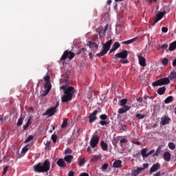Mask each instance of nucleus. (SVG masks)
Segmentation results:
<instances>
[{
  "label": "nucleus",
  "instance_id": "nucleus-2",
  "mask_svg": "<svg viewBox=\"0 0 176 176\" xmlns=\"http://www.w3.org/2000/svg\"><path fill=\"white\" fill-rule=\"evenodd\" d=\"M50 161L46 160L42 163H38L33 166L34 170L36 173H47L50 170Z\"/></svg>",
  "mask_w": 176,
  "mask_h": 176
},
{
  "label": "nucleus",
  "instance_id": "nucleus-11",
  "mask_svg": "<svg viewBox=\"0 0 176 176\" xmlns=\"http://www.w3.org/2000/svg\"><path fill=\"white\" fill-rule=\"evenodd\" d=\"M100 119L101 120L99 123L101 126H107V124H109V122L107 121L108 119V116L107 114H102L100 116Z\"/></svg>",
  "mask_w": 176,
  "mask_h": 176
},
{
  "label": "nucleus",
  "instance_id": "nucleus-25",
  "mask_svg": "<svg viewBox=\"0 0 176 176\" xmlns=\"http://www.w3.org/2000/svg\"><path fill=\"white\" fill-rule=\"evenodd\" d=\"M74 159V156L72 155H66L64 157L65 162H67V163L70 164L72 162V160Z\"/></svg>",
  "mask_w": 176,
  "mask_h": 176
},
{
  "label": "nucleus",
  "instance_id": "nucleus-49",
  "mask_svg": "<svg viewBox=\"0 0 176 176\" xmlns=\"http://www.w3.org/2000/svg\"><path fill=\"white\" fill-rule=\"evenodd\" d=\"M65 155H71L72 153V150L71 148H67L65 151Z\"/></svg>",
  "mask_w": 176,
  "mask_h": 176
},
{
  "label": "nucleus",
  "instance_id": "nucleus-54",
  "mask_svg": "<svg viewBox=\"0 0 176 176\" xmlns=\"http://www.w3.org/2000/svg\"><path fill=\"white\" fill-rule=\"evenodd\" d=\"M68 176H75V172H74L73 170H70L68 173Z\"/></svg>",
  "mask_w": 176,
  "mask_h": 176
},
{
  "label": "nucleus",
  "instance_id": "nucleus-44",
  "mask_svg": "<svg viewBox=\"0 0 176 176\" xmlns=\"http://www.w3.org/2000/svg\"><path fill=\"white\" fill-rule=\"evenodd\" d=\"M51 140H52L53 142L56 144L57 142V135H52L51 137Z\"/></svg>",
  "mask_w": 176,
  "mask_h": 176
},
{
  "label": "nucleus",
  "instance_id": "nucleus-35",
  "mask_svg": "<svg viewBox=\"0 0 176 176\" xmlns=\"http://www.w3.org/2000/svg\"><path fill=\"white\" fill-rule=\"evenodd\" d=\"M67 126H68V120L65 119L61 124V129H66Z\"/></svg>",
  "mask_w": 176,
  "mask_h": 176
},
{
  "label": "nucleus",
  "instance_id": "nucleus-32",
  "mask_svg": "<svg viewBox=\"0 0 176 176\" xmlns=\"http://www.w3.org/2000/svg\"><path fill=\"white\" fill-rule=\"evenodd\" d=\"M89 47H91V49H93L94 50H98V45H97V43H91Z\"/></svg>",
  "mask_w": 176,
  "mask_h": 176
},
{
  "label": "nucleus",
  "instance_id": "nucleus-36",
  "mask_svg": "<svg viewBox=\"0 0 176 176\" xmlns=\"http://www.w3.org/2000/svg\"><path fill=\"white\" fill-rule=\"evenodd\" d=\"M85 163H86L85 158H82L80 160L78 159V166L80 167H82V166H84Z\"/></svg>",
  "mask_w": 176,
  "mask_h": 176
},
{
  "label": "nucleus",
  "instance_id": "nucleus-7",
  "mask_svg": "<svg viewBox=\"0 0 176 176\" xmlns=\"http://www.w3.org/2000/svg\"><path fill=\"white\" fill-rule=\"evenodd\" d=\"M101 112V109L97 108L91 115L89 116L88 119L89 123H93L95 120H97V113Z\"/></svg>",
  "mask_w": 176,
  "mask_h": 176
},
{
  "label": "nucleus",
  "instance_id": "nucleus-18",
  "mask_svg": "<svg viewBox=\"0 0 176 176\" xmlns=\"http://www.w3.org/2000/svg\"><path fill=\"white\" fill-rule=\"evenodd\" d=\"M113 168H122V160H116L113 163Z\"/></svg>",
  "mask_w": 176,
  "mask_h": 176
},
{
  "label": "nucleus",
  "instance_id": "nucleus-47",
  "mask_svg": "<svg viewBox=\"0 0 176 176\" xmlns=\"http://www.w3.org/2000/svg\"><path fill=\"white\" fill-rule=\"evenodd\" d=\"M136 118H138V119H144L145 118V115L141 114V113H138L136 115Z\"/></svg>",
  "mask_w": 176,
  "mask_h": 176
},
{
  "label": "nucleus",
  "instance_id": "nucleus-23",
  "mask_svg": "<svg viewBox=\"0 0 176 176\" xmlns=\"http://www.w3.org/2000/svg\"><path fill=\"white\" fill-rule=\"evenodd\" d=\"M157 94H159L160 96H163V94H164V93H166V87H160L157 91Z\"/></svg>",
  "mask_w": 176,
  "mask_h": 176
},
{
  "label": "nucleus",
  "instance_id": "nucleus-38",
  "mask_svg": "<svg viewBox=\"0 0 176 176\" xmlns=\"http://www.w3.org/2000/svg\"><path fill=\"white\" fill-rule=\"evenodd\" d=\"M162 64L164 65V67H166V65H168V59L167 58H164L162 60Z\"/></svg>",
  "mask_w": 176,
  "mask_h": 176
},
{
  "label": "nucleus",
  "instance_id": "nucleus-12",
  "mask_svg": "<svg viewBox=\"0 0 176 176\" xmlns=\"http://www.w3.org/2000/svg\"><path fill=\"white\" fill-rule=\"evenodd\" d=\"M57 112V109L54 107H52L46 110V111L43 113L44 116H53Z\"/></svg>",
  "mask_w": 176,
  "mask_h": 176
},
{
  "label": "nucleus",
  "instance_id": "nucleus-31",
  "mask_svg": "<svg viewBox=\"0 0 176 176\" xmlns=\"http://www.w3.org/2000/svg\"><path fill=\"white\" fill-rule=\"evenodd\" d=\"M126 104H127V99L126 98H124L120 100V107H127V105H126Z\"/></svg>",
  "mask_w": 176,
  "mask_h": 176
},
{
  "label": "nucleus",
  "instance_id": "nucleus-59",
  "mask_svg": "<svg viewBox=\"0 0 176 176\" xmlns=\"http://www.w3.org/2000/svg\"><path fill=\"white\" fill-rule=\"evenodd\" d=\"M30 125H28V124H25L24 126H23V130H27V129H28Z\"/></svg>",
  "mask_w": 176,
  "mask_h": 176
},
{
  "label": "nucleus",
  "instance_id": "nucleus-13",
  "mask_svg": "<svg viewBox=\"0 0 176 176\" xmlns=\"http://www.w3.org/2000/svg\"><path fill=\"white\" fill-rule=\"evenodd\" d=\"M45 91H43V96H47L49 93L50 92V90H52V84L51 83H45L44 85Z\"/></svg>",
  "mask_w": 176,
  "mask_h": 176
},
{
  "label": "nucleus",
  "instance_id": "nucleus-3",
  "mask_svg": "<svg viewBox=\"0 0 176 176\" xmlns=\"http://www.w3.org/2000/svg\"><path fill=\"white\" fill-rule=\"evenodd\" d=\"M111 45H112V39H110L109 41L106 42L103 46L102 48L103 50L100 53L97 54L96 56L98 57H100V56H105L109 52V49H111Z\"/></svg>",
  "mask_w": 176,
  "mask_h": 176
},
{
  "label": "nucleus",
  "instance_id": "nucleus-6",
  "mask_svg": "<svg viewBox=\"0 0 176 176\" xmlns=\"http://www.w3.org/2000/svg\"><path fill=\"white\" fill-rule=\"evenodd\" d=\"M108 30V24H107L104 28L102 26H100L96 29V32L99 35V38L100 39H102V38H104L105 34H107V31Z\"/></svg>",
  "mask_w": 176,
  "mask_h": 176
},
{
  "label": "nucleus",
  "instance_id": "nucleus-21",
  "mask_svg": "<svg viewBox=\"0 0 176 176\" xmlns=\"http://www.w3.org/2000/svg\"><path fill=\"white\" fill-rule=\"evenodd\" d=\"M56 164L61 168L67 167L65 162L62 158L58 160V161L56 162Z\"/></svg>",
  "mask_w": 176,
  "mask_h": 176
},
{
  "label": "nucleus",
  "instance_id": "nucleus-50",
  "mask_svg": "<svg viewBox=\"0 0 176 176\" xmlns=\"http://www.w3.org/2000/svg\"><path fill=\"white\" fill-rule=\"evenodd\" d=\"M121 130L122 131H127V126H126V125H122L121 126Z\"/></svg>",
  "mask_w": 176,
  "mask_h": 176
},
{
  "label": "nucleus",
  "instance_id": "nucleus-56",
  "mask_svg": "<svg viewBox=\"0 0 176 176\" xmlns=\"http://www.w3.org/2000/svg\"><path fill=\"white\" fill-rule=\"evenodd\" d=\"M31 119L32 118L30 117L28 119V121L26 122V124H28L29 126H31Z\"/></svg>",
  "mask_w": 176,
  "mask_h": 176
},
{
  "label": "nucleus",
  "instance_id": "nucleus-4",
  "mask_svg": "<svg viewBox=\"0 0 176 176\" xmlns=\"http://www.w3.org/2000/svg\"><path fill=\"white\" fill-rule=\"evenodd\" d=\"M170 79L168 78L165 77L164 78H160L153 82H152V87H156V86H163L164 85H169Z\"/></svg>",
  "mask_w": 176,
  "mask_h": 176
},
{
  "label": "nucleus",
  "instance_id": "nucleus-51",
  "mask_svg": "<svg viewBox=\"0 0 176 176\" xmlns=\"http://www.w3.org/2000/svg\"><path fill=\"white\" fill-rule=\"evenodd\" d=\"M162 32L166 34L168 31V28H167L166 27H163V28H162Z\"/></svg>",
  "mask_w": 176,
  "mask_h": 176
},
{
  "label": "nucleus",
  "instance_id": "nucleus-20",
  "mask_svg": "<svg viewBox=\"0 0 176 176\" xmlns=\"http://www.w3.org/2000/svg\"><path fill=\"white\" fill-rule=\"evenodd\" d=\"M139 64L141 67H146V62L144 56H138Z\"/></svg>",
  "mask_w": 176,
  "mask_h": 176
},
{
  "label": "nucleus",
  "instance_id": "nucleus-33",
  "mask_svg": "<svg viewBox=\"0 0 176 176\" xmlns=\"http://www.w3.org/2000/svg\"><path fill=\"white\" fill-rule=\"evenodd\" d=\"M160 152H162L161 146H158V148L156 150V152L154 154H153V157H155V156H159V153H160Z\"/></svg>",
  "mask_w": 176,
  "mask_h": 176
},
{
  "label": "nucleus",
  "instance_id": "nucleus-57",
  "mask_svg": "<svg viewBox=\"0 0 176 176\" xmlns=\"http://www.w3.org/2000/svg\"><path fill=\"white\" fill-rule=\"evenodd\" d=\"M155 153V149H153L148 152V156H151V155H154Z\"/></svg>",
  "mask_w": 176,
  "mask_h": 176
},
{
  "label": "nucleus",
  "instance_id": "nucleus-52",
  "mask_svg": "<svg viewBox=\"0 0 176 176\" xmlns=\"http://www.w3.org/2000/svg\"><path fill=\"white\" fill-rule=\"evenodd\" d=\"M8 170H9V166H6V167L3 168V175L6 174V173H8Z\"/></svg>",
  "mask_w": 176,
  "mask_h": 176
},
{
  "label": "nucleus",
  "instance_id": "nucleus-19",
  "mask_svg": "<svg viewBox=\"0 0 176 176\" xmlns=\"http://www.w3.org/2000/svg\"><path fill=\"white\" fill-rule=\"evenodd\" d=\"M163 157L165 162H170V160H171V153H170L168 151H166L164 153Z\"/></svg>",
  "mask_w": 176,
  "mask_h": 176
},
{
  "label": "nucleus",
  "instance_id": "nucleus-58",
  "mask_svg": "<svg viewBox=\"0 0 176 176\" xmlns=\"http://www.w3.org/2000/svg\"><path fill=\"white\" fill-rule=\"evenodd\" d=\"M143 167H144V170H145V168H148V167H149V164L148 163L144 164Z\"/></svg>",
  "mask_w": 176,
  "mask_h": 176
},
{
  "label": "nucleus",
  "instance_id": "nucleus-34",
  "mask_svg": "<svg viewBox=\"0 0 176 176\" xmlns=\"http://www.w3.org/2000/svg\"><path fill=\"white\" fill-rule=\"evenodd\" d=\"M168 146L169 149H171V151H174V149H175V148H176L175 144H174V142H169L168 144Z\"/></svg>",
  "mask_w": 176,
  "mask_h": 176
},
{
  "label": "nucleus",
  "instance_id": "nucleus-61",
  "mask_svg": "<svg viewBox=\"0 0 176 176\" xmlns=\"http://www.w3.org/2000/svg\"><path fill=\"white\" fill-rule=\"evenodd\" d=\"M59 105H60V103L58 102H57L56 105L54 107V108H55V109H57V108H58Z\"/></svg>",
  "mask_w": 176,
  "mask_h": 176
},
{
  "label": "nucleus",
  "instance_id": "nucleus-43",
  "mask_svg": "<svg viewBox=\"0 0 176 176\" xmlns=\"http://www.w3.org/2000/svg\"><path fill=\"white\" fill-rule=\"evenodd\" d=\"M108 166L109 164H104L102 166V171H107V170H108Z\"/></svg>",
  "mask_w": 176,
  "mask_h": 176
},
{
  "label": "nucleus",
  "instance_id": "nucleus-42",
  "mask_svg": "<svg viewBox=\"0 0 176 176\" xmlns=\"http://www.w3.org/2000/svg\"><path fill=\"white\" fill-rule=\"evenodd\" d=\"M34 140V136L33 135H30L28 137V138L25 140V144H27L30 142V141H32Z\"/></svg>",
  "mask_w": 176,
  "mask_h": 176
},
{
  "label": "nucleus",
  "instance_id": "nucleus-39",
  "mask_svg": "<svg viewBox=\"0 0 176 176\" xmlns=\"http://www.w3.org/2000/svg\"><path fill=\"white\" fill-rule=\"evenodd\" d=\"M173 96H168L164 100L165 104H170L173 101Z\"/></svg>",
  "mask_w": 176,
  "mask_h": 176
},
{
  "label": "nucleus",
  "instance_id": "nucleus-26",
  "mask_svg": "<svg viewBox=\"0 0 176 176\" xmlns=\"http://www.w3.org/2000/svg\"><path fill=\"white\" fill-rule=\"evenodd\" d=\"M148 148H145L141 150V155L142 157H148Z\"/></svg>",
  "mask_w": 176,
  "mask_h": 176
},
{
  "label": "nucleus",
  "instance_id": "nucleus-37",
  "mask_svg": "<svg viewBox=\"0 0 176 176\" xmlns=\"http://www.w3.org/2000/svg\"><path fill=\"white\" fill-rule=\"evenodd\" d=\"M29 149H30V145L28 144L22 148L21 153H27Z\"/></svg>",
  "mask_w": 176,
  "mask_h": 176
},
{
  "label": "nucleus",
  "instance_id": "nucleus-28",
  "mask_svg": "<svg viewBox=\"0 0 176 176\" xmlns=\"http://www.w3.org/2000/svg\"><path fill=\"white\" fill-rule=\"evenodd\" d=\"M97 160H101V154L98 155H93L92 158L91 159V163H94V162H97Z\"/></svg>",
  "mask_w": 176,
  "mask_h": 176
},
{
  "label": "nucleus",
  "instance_id": "nucleus-64",
  "mask_svg": "<svg viewBox=\"0 0 176 176\" xmlns=\"http://www.w3.org/2000/svg\"><path fill=\"white\" fill-rule=\"evenodd\" d=\"M153 176H161L160 171L157 172Z\"/></svg>",
  "mask_w": 176,
  "mask_h": 176
},
{
  "label": "nucleus",
  "instance_id": "nucleus-46",
  "mask_svg": "<svg viewBox=\"0 0 176 176\" xmlns=\"http://www.w3.org/2000/svg\"><path fill=\"white\" fill-rule=\"evenodd\" d=\"M44 80L46 82L45 83H50V76H45L43 78Z\"/></svg>",
  "mask_w": 176,
  "mask_h": 176
},
{
  "label": "nucleus",
  "instance_id": "nucleus-8",
  "mask_svg": "<svg viewBox=\"0 0 176 176\" xmlns=\"http://www.w3.org/2000/svg\"><path fill=\"white\" fill-rule=\"evenodd\" d=\"M98 142H100V136L94 135L90 140V146L91 148H96V146L98 145Z\"/></svg>",
  "mask_w": 176,
  "mask_h": 176
},
{
  "label": "nucleus",
  "instance_id": "nucleus-17",
  "mask_svg": "<svg viewBox=\"0 0 176 176\" xmlns=\"http://www.w3.org/2000/svg\"><path fill=\"white\" fill-rule=\"evenodd\" d=\"M160 168V164L156 163L155 164H153L150 169V174L155 173V171H157V170H159Z\"/></svg>",
  "mask_w": 176,
  "mask_h": 176
},
{
  "label": "nucleus",
  "instance_id": "nucleus-9",
  "mask_svg": "<svg viewBox=\"0 0 176 176\" xmlns=\"http://www.w3.org/2000/svg\"><path fill=\"white\" fill-rule=\"evenodd\" d=\"M164 14H166V11H163L161 12H159L157 14L152 25H155V24H156V23L160 21V20H162L163 19V17L164 16Z\"/></svg>",
  "mask_w": 176,
  "mask_h": 176
},
{
  "label": "nucleus",
  "instance_id": "nucleus-30",
  "mask_svg": "<svg viewBox=\"0 0 176 176\" xmlns=\"http://www.w3.org/2000/svg\"><path fill=\"white\" fill-rule=\"evenodd\" d=\"M100 146L102 151H108V144L104 141L100 142Z\"/></svg>",
  "mask_w": 176,
  "mask_h": 176
},
{
  "label": "nucleus",
  "instance_id": "nucleus-14",
  "mask_svg": "<svg viewBox=\"0 0 176 176\" xmlns=\"http://www.w3.org/2000/svg\"><path fill=\"white\" fill-rule=\"evenodd\" d=\"M161 122L162 126H166V124H168L171 122V118L165 116L161 118Z\"/></svg>",
  "mask_w": 176,
  "mask_h": 176
},
{
  "label": "nucleus",
  "instance_id": "nucleus-48",
  "mask_svg": "<svg viewBox=\"0 0 176 176\" xmlns=\"http://www.w3.org/2000/svg\"><path fill=\"white\" fill-rule=\"evenodd\" d=\"M160 49H163L164 50H166L167 47H168V45L167 44H164L162 45H159Z\"/></svg>",
  "mask_w": 176,
  "mask_h": 176
},
{
  "label": "nucleus",
  "instance_id": "nucleus-41",
  "mask_svg": "<svg viewBox=\"0 0 176 176\" xmlns=\"http://www.w3.org/2000/svg\"><path fill=\"white\" fill-rule=\"evenodd\" d=\"M169 78H170V80H173V79H175V78H176V72H170Z\"/></svg>",
  "mask_w": 176,
  "mask_h": 176
},
{
  "label": "nucleus",
  "instance_id": "nucleus-63",
  "mask_svg": "<svg viewBox=\"0 0 176 176\" xmlns=\"http://www.w3.org/2000/svg\"><path fill=\"white\" fill-rule=\"evenodd\" d=\"M138 102H142L143 100L142 98H139L137 99Z\"/></svg>",
  "mask_w": 176,
  "mask_h": 176
},
{
  "label": "nucleus",
  "instance_id": "nucleus-45",
  "mask_svg": "<svg viewBox=\"0 0 176 176\" xmlns=\"http://www.w3.org/2000/svg\"><path fill=\"white\" fill-rule=\"evenodd\" d=\"M128 142V140L127 139H122L120 141V146H123V144H127Z\"/></svg>",
  "mask_w": 176,
  "mask_h": 176
},
{
  "label": "nucleus",
  "instance_id": "nucleus-24",
  "mask_svg": "<svg viewBox=\"0 0 176 176\" xmlns=\"http://www.w3.org/2000/svg\"><path fill=\"white\" fill-rule=\"evenodd\" d=\"M176 49V41H173V43H171L169 45L168 47V51L169 52H174V50H175Z\"/></svg>",
  "mask_w": 176,
  "mask_h": 176
},
{
  "label": "nucleus",
  "instance_id": "nucleus-22",
  "mask_svg": "<svg viewBox=\"0 0 176 176\" xmlns=\"http://www.w3.org/2000/svg\"><path fill=\"white\" fill-rule=\"evenodd\" d=\"M119 47H120V44L118 42H115L113 45V48H111L109 53H113V52H116V50H118Z\"/></svg>",
  "mask_w": 176,
  "mask_h": 176
},
{
  "label": "nucleus",
  "instance_id": "nucleus-5",
  "mask_svg": "<svg viewBox=\"0 0 176 176\" xmlns=\"http://www.w3.org/2000/svg\"><path fill=\"white\" fill-rule=\"evenodd\" d=\"M75 57V54L69 50H65L60 58V61H65L67 58L72 60Z\"/></svg>",
  "mask_w": 176,
  "mask_h": 176
},
{
  "label": "nucleus",
  "instance_id": "nucleus-1",
  "mask_svg": "<svg viewBox=\"0 0 176 176\" xmlns=\"http://www.w3.org/2000/svg\"><path fill=\"white\" fill-rule=\"evenodd\" d=\"M62 86L60 87V90H63L64 95L61 98L62 102H69L74 97V94L76 92L74 87H67L68 85V76L65 75L64 78H61L60 80Z\"/></svg>",
  "mask_w": 176,
  "mask_h": 176
},
{
  "label": "nucleus",
  "instance_id": "nucleus-27",
  "mask_svg": "<svg viewBox=\"0 0 176 176\" xmlns=\"http://www.w3.org/2000/svg\"><path fill=\"white\" fill-rule=\"evenodd\" d=\"M138 39V37L133 38L131 40L123 41L122 45H130V43H133V42H135L136 40Z\"/></svg>",
  "mask_w": 176,
  "mask_h": 176
},
{
  "label": "nucleus",
  "instance_id": "nucleus-15",
  "mask_svg": "<svg viewBox=\"0 0 176 176\" xmlns=\"http://www.w3.org/2000/svg\"><path fill=\"white\" fill-rule=\"evenodd\" d=\"M131 108V107H130V106H122V108H120L118 109V113L120 114L126 113V112H127V111H130Z\"/></svg>",
  "mask_w": 176,
  "mask_h": 176
},
{
  "label": "nucleus",
  "instance_id": "nucleus-16",
  "mask_svg": "<svg viewBox=\"0 0 176 176\" xmlns=\"http://www.w3.org/2000/svg\"><path fill=\"white\" fill-rule=\"evenodd\" d=\"M142 171H144V168L138 167L136 169H133L131 172L132 176H137Z\"/></svg>",
  "mask_w": 176,
  "mask_h": 176
},
{
  "label": "nucleus",
  "instance_id": "nucleus-62",
  "mask_svg": "<svg viewBox=\"0 0 176 176\" xmlns=\"http://www.w3.org/2000/svg\"><path fill=\"white\" fill-rule=\"evenodd\" d=\"M80 176H89L88 173H82L80 175Z\"/></svg>",
  "mask_w": 176,
  "mask_h": 176
},
{
  "label": "nucleus",
  "instance_id": "nucleus-40",
  "mask_svg": "<svg viewBox=\"0 0 176 176\" xmlns=\"http://www.w3.org/2000/svg\"><path fill=\"white\" fill-rule=\"evenodd\" d=\"M23 120H24V118L23 117L19 118L17 121L16 126H21V124H23Z\"/></svg>",
  "mask_w": 176,
  "mask_h": 176
},
{
  "label": "nucleus",
  "instance_id": "nucleus-60",
  "mask_svg": "<svg viewBox=\"0 0 176 176\" xmlns=\"http://www.w3.org/2000/svg\"><path fill=\"white\" fill-rule=\"evenodd\" d=\"M89 56L90 60H93V52H89Z\"/></svg>",
  "mask_w": 176,
  "mask_h": 176
},
{
  "label": "nucleus",
  "instance_id": "nucleus-29",
  "mask_svg": "<svg viewBox=\"0 0 176 176\" xmlns=\"http://www.w3.org/2000/svg\"><path fill=\"white\" fill-rule=\"evenodd\" d=\"M120 140V137L113 138L112 140V144L113 146L116 148V146H118V142H119Z\"/></svg>",
  "mask_w": 176,
  "mask_h": 176
},
{
  "label": "nucleus",
  "instance_id": "nucleus-53",
  "mask_svg": "<svg viewBox=\"0 0 176 176\" xmlns=\"http://www.w3.org/2000/svg\"><path fill=\"white\" fill-rule=\"evenodd\" d=\"M120 61L122 64H127L129 63V60L125 59H121Z\"/></svg>",
  "mask_w": 176,
  "mask_h": 176
},
{
  "label": "nucleus",
  "instance_id": "nucleus-10",
  "mask_svg": "<svg viewBox=\"0 0 176 176\" xmlns=\"http://www.w3.org/2000/svg\"><path fill=\"white\" fill-rule=\"evenodd\" d=\"M129 56V51L127 50H123L121 52H119L115 55L116 58H127V56Z\"/></svg>",
  "mask_w": 176,
  "mask_h": 176
},
{
  "label": "nucleus",
  "instance_id": "nucleus-55",
  "mask_svg": "<svg viewBox=\"0 0 176 176\" xmlns=\"http://www.w3.org/2000/svg\"><path fill=\"white\" fill-rule=\"evenodd\" d=\"M82 131H83V129L78 128L77 130L78 135H80V133H82Z\"/></svg>",
  "mask_w": 176,
  "mask_h": 176
}]
</instances>
